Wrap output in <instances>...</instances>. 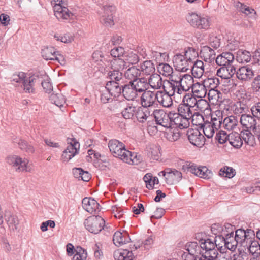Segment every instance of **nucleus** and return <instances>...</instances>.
<instances>
[{
    "label": "nucleus",
    "instance_id": "aec40b11",
    "mask_svg": "<svg viewBox=\"0 0 260 260\" xmlns=\"http://www.w3.org/2000/svg\"><path fill=\"white\" fill-rule=\"evenodd\" d=\"M157 99V92L145 91L141 95V105L147 108L152 106Z\"/></svg>",
    "mask_w": 260,
    "mask_h": 260
},
{
    "label": "nucleus",
    "instance_id": "49530a36",
    "mask_svg": "<svg viewBox=\"0 0 260 260\" xmlns=\"http://www.w3.org/2000/svg\"><path fill=\"white\" fill-rule=\"evenodd\" d=\"M70 140L71 141H68V143L70 144L66 149L70 154L75 153V155L76 154L78 153L80 148V144L75 138H72Z\"/></svg>",
    "mask_w": 260,
    "mask_h": 260
},
{
    "label": "nucleus",
    "instance_id": "b1692460",
    "mask_svg": "<svg viewBox=\"0 0 260 260\" xmlns=\"http://www.w3.org/2000/svg\"><path fill=\"white\" fill-rule=\"evenodd\" d=\"M200 55L201 58L208 63L212 62L216 59L214 50L208 46H205L201 48Z\"/></svg>",
    "mask_w": 260,
    "mask_h": 260
},
{
    "label": "nucleus",
    "instance_id": "20e7f679",
    "mask_svg": "<svg viewBox=\"0 0 260 260\" xmlns=\"http://www.w3.org/2000/svg\"><path fill=\"white\" fill-rule=\"evenodd\" d=\"M116 11L113 5H105L102 7L98 14L101 23L106 26L111 27L114 25L113 15Z\"/></svg>",
    "mask_w": 260,
    "mask_h": 260
},
{
    "label": "nucleus",
    "instance_id": "13d9d810",
    "mask_svg": "<svg viewBox=\"0 0 260 260\" xmlns=\"http://www.w3.org/2000/svg\"><path fill=\"white\" fill-rule=\"evenodd\" d=\"M191 119L192 124L196 126L202 127L205 124L204 123V117L198 112L192 113V116H191Z\"/></svg>",
    "mask_w": 260,
    "mask_h": 260
},
{
    "label": "nucleus",
    "instance_id": "1a4fd4ad",
    "mask_svg": "<svg viewBox=\"0 0 260 260\" xmlns=\"http://www.w3.org/2000/svg\"><path fill=\"white\" fill-rule=\"evenodd\" d=\"M173 61L176 70L179 72H186L192 66L189 61L181 54L174 55Z\"/></svg>",
    "mask_w": 260,
    "mask_h": 260
},
{
    "label": "nucleus",
    "instance_id": "09e8293b",
    "mask_svg": "<svg viewBox=\"0 0 260 260\" xmlns=\"http://www.w3.org/2000/svg\"><path fill=\"white\" fill-rule=\"evenodd\" d=\"M235 169L228 166L222 167L219 171V176L229 178H233L235 175Z\"/></svg>",
    "mask_w": 260,
    "mask_h": 260
},
{
    "label": "nucleus",
    "instance_id": "dca6fc26",
    "mask_svg": "<svg viewBox=\"0 0 260 260\" xmlns=\"http://www.w3.org/2000/svg\"><path fill=\"white\" fill-rule=\"evenodd\" d=\"M187 171L204 179H209L212 175L211 172L206 167H197L193 164H189L187 167Z\"/></svg>",
    "mask_w": 260,
    "mask_h": 260
},
{
    "label": "nucleus",
    "instance_id": "ea45409f",
    "mask_svg": "<svg viewBox=\"0 0 260 260\" xmlns=\"http://www.w3.org/2000/svg\"><path fill=\"white\" fill-rule=\"evenodd\" d=\"M196 110L204 112L205 114H209L211 109L208 102L203 99H199L196 106Z\"/></svg>",
    "mask_w": 260,
    "mask_h": 260
},
{
    "label": "nucleus",
    "instance_id": "052dcab7",
    "mask_svg": "<svg viewBox=\"0 0 260 260\" xmlns=\"http://www.w3.org/2000/svg\"><path fill=\"white\" fill-rule=\"evenodd\" d=\"M87 257L86 250L81 247H77L76 253L73 256V260H85Z\"/></svg>",
    "mask_w": 260,
    "mask_h": 260
},
{
    "label": "nucleus",
    "instance_id": "de8ad7c7",
    "mask_svg": "<svg viewBox=\"0 0 260 260\" xmlns=\"http://www.w3.org/2000/svg\"><path fill=\"white\" fill-rule=\"evenodd\" d=\"M204 81L202 83H197L194 85L193 93H197L199 95L200 97H204L207 93V89Z\"/></svg>",
    "mask_w": 260,
    "mask_h": 260
},
{
    "label": "nucleus",
    "instance_id": "412c9836",
    "mask_svg": "<svg viewBox=\"0 0 260 260\" xmlns=\"http://www.w3.org/2000/svg\"><path fill=\"white\" fill-rule=\"evenodd\" d=\"M113 241L116 246H120L130 242V237L127 231L123 230L122 232L116 231L113 237Z\"/></svg>",
    "mask_w": 260,
    "mask_h": 260
},
{
    "label": "nucleus",
    "instance_id": "69168bd1",
    "mask_svg": "<svg viewBox=\"0 0 260 260\" xmlns=\"http://www.w3.org/2000/svg\"><path fill=\"white\" fill-rule=\"evenodd\" d=\"M200 247L202 249H204L206 251H207L213 249V248H215L216 246L213 241L210 239H207L204 240L203 242L201 241Z\"/></svg>",
    "mask_w": 260,
    "mask_h": 260
},
{
    "label": "nucleus",
    "instance_id": "f8f14e48",
    "mask_svg": "<svg viewBox=\"0 0 260 260\" xmlns=\"http://www.w3.org/2000/svg\"><path fill=\"white\" fill-rule=\"evenodd\" d=\"M234 235L238 244L241 246L243 247L244 244L247 243L248 240L250 239L251 237L254 236V231L251 229H247L245 231L240 229L235 231Z\"/></svg>",
    "mask_w": 260,
    "mask_h": 260
},
{
    "label": "nucleus",
    "instance_id": "cd10ccee",
    "mask_svg": "<svg viewBox=\"0 0 260 260\" xmlns=\"http://www.w3.org/2000/svg\"><path fill=\"white\" fill-rule=\"evenodd\" d=\"M235 72V68L233 66H221L217 70L216 75L222 79H228L232 77Z\"/></svg>",
    "mask_w": 260,
    "mask_h": 260
},
{
    "label": "nucleus",
    "instance_id": "680f3d73",
    "mask_svg": "<svg viewBox=\"0 0 260 260\" xmlns=\"http://www.w3.org/2000/svg\"><path fill=\"white\" fill-rule=\"evenodd\" d=\"M165 137L169 141L175 142L180 138V134L177 130L170 129L165 133Z\"/></svg>",
    "mask_w": 260,
    "mask_h": 260
},
{
    "label": "nucleus",
    "instance_id": "f257e3e1",
    "mask_svg": "<svg viewBox=\"0 0 260 260\" xmlns=\"http://www.w3.org/2000/svg\"><path fill=\"white\" fill-rule=\"evenodd\" d=\"M147 79L142 76L140 69L131 66V101L139 103L141 95L147 89Z\"/></svg>",
    "mask_w": 260,
    "mask_h": 260
},
{
    "label": "nucleus",
    "instance_id": "0e129e2a",
    "mask_svg": "<svg viewBox=\"0 0 260 260\" xmlns=\"http://www.w3.org/2000/svg\"><path fill=\"white\" fill-rule=\"evenodd\" d=\"M41 85L46 93H50L53 91L52 85L48 76H46V77L42 82Z\"/></svg>",
    "mask_w": 260,
    "mask_h": 260
},
{
    "label": "nucleus",
    "instance_id": "ddd939ff",
    "mask_svg": "<svg viewBox=\"0 0 260 260\" xmlns=\"http://www.w3.org/2000/svg\"><path fill=\"white\" fill-rule=\"evenodd\" d=\"M187 135L188 140L192 145L201 147L204 144L205 138L198 129H189Z\"/></svg>",
    "mask_w": 260,
    "mask_h": 260
},
{
    "label": "nucleus",
    "instance_id": "c03bdc74",
    "mask_svg": "<svg viewBox=\"0 0 260 260\" xmlns=\"http://www.w3.org/2000/svg\"><path fill=\"white\" fill-rule=\"evenodd\" d=\"M236 60L240 63L248 62L251 60V54L246 50H240L237 53Z\"/></svg>",
    "mask_w": 260,
    "mask_h": 260
},
{
    "label": "nucleus",
    "instance_id": "58836bf2",
    "mask_svg": "<svg viewBox=\"0 0 260 260\" xmlns=\"http://www.w3.org/2000/svg\"><path fill=\"white\" fill-rule=\"evenodd\" d=\"M238 123V119L234 116H231L224 119L222 122V127L228 131H231L237 125Z\"/></svg>",
    "mask_w": 260,
    "mask_h": 260
},
{
    "label": "nucleus",
    "instance_id": "4d7b16f0",
    "mask_svg": "<svg viewBox=\"0 0 260 260\" xmlns=\"http://www.w3.org/2000/svg\"><path fill=\"white\" fill-rule=\"evenodd\" d=\"M19 148L28 153H32L35 151L34 147L24 140L20 139L18 143Z\"/></svg>",
    "mask_w": 260,
    "mask_h": 260
},
{
    "label": "nucleus",
    "instance_id": "37998d69",
    "mask_svg": "<svg viewBox=\"0 0 260 260\" xmlns=\"http://www.w3.org/2000/svg\"><path fill=\"white\" fill-rule=\"evenodd\" d=\"M177 113L190 120L193 113L190 107L183 103L178 106Z\"/></svg>",
    "mask_w": 260,
    "mask_h": 260
},
{
    "label": "nucleus",
    "instance_id": "0eeeda50",
    "mask_svg": "<svg viewBox=\"0 0 260 260\" xmlns=\"http://www.w3.org/2000/svg\"><path fill=\"white\" fill-rule=\"evenodd\" d=\"M231 229V230L229 231L227 230V232L229 233L226 234L225 237H219L217 238V239H221L224 245L229 250L233 251L236 248L239 244L235 237L234 232L235 228L231 224H228L225 225V229Z\"/></svg>",
    "mask_w": 260,
    "mask_h": 260
},
{
    "label": "nucleus",
    "instance_id": "f3484780",
    "mask_svg": "<svg viewBox=\"0 0 260 260\" xmlns=\"http://www.w3.org/2000/svg\"><path fill=\"white\" fill-rule=\"evenodd\" d=\"M83 208L91 214H96L100 211V205L98 202L92 198H84L82 200Z\"/></svg>",
    "mask_w": 260,
    "mask_h": 260
},
{
    "label": "nucleus",
    "instance_id": "f704fd0d",
    "mask_svg": "<svg viewBox=\"0 0 260 260\" xmlns=\"http://www.w3.org/2000/svg\"><path fill=\"white\" fill-rule=\"evenodd\" d=\"M228 141L230 144L234 147L239 148L243 144V139L241 137V133H232L228 135Z\"/></svg>",
    "mask_w": 260,
    "mask_h": 260
},
{
    "label": "nucleus",
    "instance_id": "f03ea898",
    "mask_svg": "<svg viewBox=\"0 0 260 260\" xmlns=\"http://www.w3.org/2000/svg\"><path fill=\"white\" fill-rule=\"evenodd\" d=\"M141 102L131 101V120L143 123L150 116V111L141 105Z\"/></svg>",
    "mask_w": 260,
    "mask_h": 260
},
{
    "label": "nucleus",
    "instance_id": "a19ab883",
    "mask_svg": "<svg viewBox=\"0 0 260 260\" xmlns=\"http://www.w3.org/2000/svg\"><path fill=\"white\" fill-rule=\"evenodd\" d=\"M198 98L193 93H186L183 96L182 102L189 107H196L198 103Z\"/></svg>",
    "mask_w": 260,
    "mask_h": 260
},
{
    "label": "nucleus",
    "instance_id": "6ab92c4d",
    "mask_svg": "<svg viewBox=\"0 0 260 260\" xmlns=\"http://www.w3.org/2000/svg\"><path fill=\"white\" fill-rule=\"evenodd\" d=\"M154 242V239L152 236H150L144 242L140 241L135 242L131 247V260H133V256H134L133 251L140 249L141 251L149 250L151 247Z\"/></svg>",
    "mask_w": 260,
    "mask_h": 260
},
{
    "label": "nucleus",
    "instance_id": "bb28decb",
    "mask_svg": "<svg viewBox=\"0 0 260 260\" xmlns=\"http://www.w3.org/2000/svg\"><path fill=\"white\" fill-rule=\"evenodd\" d=\"M8 162L12 164L13 166L17 167L16 170L19 171H24L27 170V164L28 160L27 159L22 160V158L18 156L14 155L8 158Z\"/></svg>",
    "mask_w": 260,
    "mask_h": 260
},
{
    "label": "nucleus",
    "instance_id": "e433bc0d",
    "mask_svg": "<svg viewBox=\"0 0 260 260\" xmlns=\"http://www.w3.org/2000/svg\"><path fill=\"white\" fill-rule=\"evenodd\" d=\"M148 84L155 89H160L161 87H164V82L161 76L158 74H153L150 76Z\"/></svg>",
    "mask_w": 260,
    "mask_h": 260
},
{
    "label": "nucleus",
    "instance_id": "338daca9",
    "mask_svg": "<svg viewBox=\"0 0 260 260\" xmlns=\"http://www.w3.org/2000/svg\"><path fill=\"white\" fill-rule=\"evenodd\" d=\"M55 48L52 46L46 47L42 49L41 54L43 58L45 60H48L52 53H54Z\"/></svg>",
    "mask_w": 260,
    "mask_h": 260
},
{
    "label": "nucleus",
    "instance_id": "5701e85b",
    "mask_svg": "<svg viewBox=\"0 0 260 260\" xmlns=\"http://www.w3.org/2000/svg\"><path fill=\"white\" fill-rule=\"evenodd\" d=\"M240 122L245 130L251 129L257 123L255 118L249 114H242L241 115Z\"/></svg>",
    "mask_w": 260,
    "mask_h": 260
},
{
    "label": "nucleus",
    "instance_id": "5fc2aeb1",
    "mask_svg": "<svg viewBox=\"0 0 260 260\" xmlns=\"http://www.w3.org/2000/svg\"><path fill=\"white\" fill-rule=\"evenodd\" d=\"M204 81L208 89L217 88L220 83L219 78L215 77L208 78L204 80Z\"/></svg>",
    "mask_w": 260,
    "mask_h": 260
},
{
    "label": "nucleus",
    "instance_id": "603ef678",
    "mask_svg": "<svg viewBox=\"0 0 260 260\" xmlns=\"http://www.w3.org/2000/svg\"><path fill=\"white\" fill-rule=\"evenodd\" d=\"M158 70L163 76L170 77L173 73V70L168 63H160L158 67Z\"/></svg>",
    "mask_w": 260,
    "mask_h": 260
},
{
    "label": "nucleus",
    "instance_id": "c9c22d12",
    "mask_svg": "<svg viewBox=\"0 0 260 260\" xmlns=\"http://www.w3.org/2000/svg\"><path fill=\"white\" fill-rule=\"evenodd\" d=\"M105 89L109 91V92L114 97L118 96L121 93V89L119 84L114 80L108 81Z\"/></svg>",
    "mask_w": 260,
    "mask_h": 260
},
{
    "label": "nucleus",
    "instance_id": "39448f33",
    "mask_svg": "<svg viewBox=\"0 0 260 260\" xmlns=\"http://www.w3.org/2000/svg\"><path fill=\"white\" fill-rule=\"evenodd\" d=\"M105 220L100 216H93L88 217L84 224L86 230L91 233L96 234L104 229Z\"/></svg>",
    "mask_w": 260,
    "mask_h": 260
},
{
    "label": "nucleus",
    "instance_id": "774afa93",
    "mask_svg": "<svg viewBox=\"0 0 260 260\" xmlns=\"http://www.w3.org/2000/svg\"><path fill=\"white\" fill-rule=\"evenodd\" d=\"M202 127H203L204 134L207 138H211L213 137L215 131L211 125L205 123Z\"/></svg>",
    "mask_w": 260,
    "mask_h": 260
},
{
    "label": "nucleus",
    "instance_id": "6e6d98bb",
    "mask_svg": "<svg viewBox=\"0 0 260 260\" xmlns=\"http://www.w3.org/2000/svg\"><path fill=\"white\" fill-rule=\"evenodd\" d=\"M207 94H208V99L210 101H220V99H221L222 93L216 88L209 89Z\"/></svg>",
    "mask_w": 260,
    "mask_h": 260
},
{
    "label": "nucleus",
    "instance_id": "7ed1b4c3",
    "mask_svg": "<svg viewBox=\"0 0 260 260\" xmlns=\"http://www.w3.org/2000/svg\"><path fill=\"white\" fill-rule=\"evenodd\" d=\"M108 147L113 155L116 157H119L123 161L129 164L128 155L126 154V151L124 145L119 141L114 139L109 141Z\"/></svg>",
    "mask_w": 260,
    "mask_h": 260
},
{
    "label": "nucleus",
    "instance_id": "a18cd8bd",
    "mask_svg": "<svg viewBox=\"0 0 260 260\" xmlns=\"http://www.w3.org/2000/svg\"><path fill=\"white\" fill-rule=\"evenodd\" d=\"M184 53L183 55L192 65L194 60L198 56V51L193 47L186 48Z\"/></svg>",
    "mask_w": 260,
    "mask_h": 260
},
{
    "label": "nucleus",
    "instance_id": "3c124183",
    "mask_svg": "<svg viewBox=\"0 0 260 260\" xmlns=\"http://www.w3.org/2000/svg\"><path fill=\"white\" fill-rule=\"evenodd\" d=\"M130 251L127 249H122L115 252L114 257L115 260H130Z\"/></svg>",
    "mask_w": 260,
    "mask_h": 260
},
{
    "label": "nucleus",
    "instance_id": "2eb2a0df",
    "mask_svg": "<svg viewBox=\"0 0 260 260\" xmlns=\"http://www.w3.org/2000/svg\"><path fill=\"white\" fill-rule=\"evenodd\" d=\"M236 73L237 78L242 82L249 81L254 76V71L248 66L239 68Z\"/></svg>",
    "mask_w": 260,
    "mask_h": 260
},
{
    "label": "nucleus",
    "instance_id": "4be33fe9",
    "mask_svg": "<svg viewBox=\"0 0 260 260\" xmlns=\"http://www.w3.org/2000/svg\"><path fill=\"white\" fill-rule=\"evenodd\" d=\"M235 59L234 54L230 52H223L218 55L215 59L216 63L219 66H232Z\"/></svg>",
    "mask_w": 260,
    "mask_h": 260
},
{
    "label": "nucleus",
    "instance_id": "393cba45",
    "mask_svg": "<svg viewBox=\"0 0 260 260\" xmlns=\"http://www.w3.org/2000/svg\"><path fill=\"white\" fill-rule=\"evenodd\" d=\"M186 251L182 254V258L188 257L193 259L197 257L200 252V247L196 242H192L188 243L186 246Z\"/></svg>",
    "mask_w": 260,
    "mask_h": 260
},
{
    "label": "nucleus",
    "instance_id": "bf43d9fd",
    "mask_svg": "<svg viewBox=\"0 0 260 260\" xmlns=\"http://www.w3.org/2000/svg\"><path fill=\"white\" fill-rule=\"evenodd\" d=\"M160 147L155 145L150 146L149 153L152 159L154 160H158L160 157Z\"/></svg>",
    "mask_w": 260,
    "mask_h": 260
},
{
    "label": "nucleus",
    "instance_id": "a878e982",
    "mask_svg": "<svg viewBox=\"0 0 260 260\" xmlns=\"http://www.w3.org/2000/svg\"><path fill=\"white\" fill-rule=\"evenodd\" d=\"M164 89L165 92L172 96L181 95L185 93L180 85L177 83H170L169 82H164Z\"/></svg>",
    "mask_w": 260,
    "mask_h": 260
},
{
    "label": "nucleus",
    "instance_id": "6e6552de",
    "mask_svg": "<svg viewBox=\"0 0 260 260\" xmlns=\"http://www.w3.org/2000/svg\"><path fill=\"white\" fill-rule=\"evenodd\" d=\"M160 174H162V176L165 178L166 182L168 184H176L182 178V173L175 169L166 168L158 173L159 176H160Z\"/></svg>",
    "mask_w": 260,
    "mask_h": 260
},
{
    "label": "nucleus",
    "instance_id": "c756f323",
    "mask_svg": "<svg viewBox=\"0 0 260 260\" xmlns=\"http://www.w3.org/2000/svg\"><path fill=\"white\" fill-rule=\"evenodd\" d=\"M50 101L57 106L61 108L64 106L66 100L61 91L57 89V91H53L49 96Z\"/></svg>",
    "mask_w": 260,
    "mask_h": 260
},
{
    "label": "nucleus",
    "instance_id": "c85d7f7f",
    "mask_svg": "<svg viewBox=\"0 0 260 260\" xmlns=\"http://www.w3.org/2000/svg\"><path fill=\"white\" fill-rule=\"evenodd\" d=\"M4 219L10 233L14 232L17 230L19 221L16 215L11 214L10 213H6L5 214Z\"/></svg>",
    "mask_w": 260,
    "mask_h": 260
},
{
    "label": "nucleus",
    "instance_id": "4468645a",
    "mask_svg": "<svg viewBox=\"0 0 260 260\" xmlns=\"http://www.w3.org/2000/svg\"><path fill=\"white\" fill-rule=\"evenodd\" d=\"M170 123L172 122L180 129L187 128L190 124V120L177 113L170 112Z\"/></svg>",
    "mask_w": 260,
    "mask_h": 260
},
{
    "label": "nucleus",
    "instance_id": "423d86ee",
    "mask_svg": "<svg viewBox=\"0 0 260 260\" xmlns=\"http://www.w3.org/2000/svg\"><path fill=\"white\" fill-rule=\"evenodd\" d=\"M187 22L193 27L199 29H207L210 25L209 19L195 13H189L186 17Z\"/></svg>",
    "mask_w": 260,
    "mask_h": 260
},
{
    "label": "nucleus",
    "instance_id": "2f4dec72",
    "mask_svg": "<svg viewBox=\"0 0 260 260\" xmlns=\"http://www.w3.org/2000/svg\"><path fill=\"white\" fill-rule=\"evenodd\" d=\"M253 237H251L248 240L247 243L244 244L243 248L245 250L248 249V251L252 255L260 253V244L257 241L253 240Z\"/></svg>",
    "mask_w": 260,
    "mask_h": 260
},
{
    "label": "nucleus",
    "instance_id": "4c0bfd02",
    "mask_svg": "<svg viewBox=\"0 0 260 260\" xmlns=\"http://www.w3.org/2000/svg\"><path fill=\"white\" fill-rule=\"evenodd\" d=\"M131 64L137 63L140 60V56H144L145 54V51L141 47L131 48Z\"/></svg>",
    "mask_w": 260,
    "mask_h": 260
},
{
    "label": "nucleus",
    "instance_id": "8fccbe9b",
    "mask_svg": "<svg viewBox=\"0 0 260 260\" xmlns=\"http://www.w3.org/2000/svg\"><path fill=\"white\" fill-rule=\"evenodd\" d=\"M236 108L234 109V113L236 114H244L248 109V105L246 102V101L243 100L239 102H238L235 105Z\"/></svg>",
    "mask_w": 260,
    "mask_h": 260
},
{
    "label": "nucleus",
    "instance_id": "e2e57ef3",
    "mask_svg": "<svg viewBox=\"0 0 260 260\" xmlns=\"http://www.w3.org/2000/svg\"><path fill=\"white\" fill-rule=\"evenodd\" d=\"M143 164V159L141 154L137 152H131V165H139Z\"/></svg>",
    "mask_w": 260,
    "mask_h": 260
},
{
    "label": "nucleus",
    "instance_id": "864d4df0",
    "mask_svg": "<svg viewBox=\"0 0 260 260\" xmlns=\"http://www.w3.org/2000/svg\"><path fill=\"white\" fill-rule=\"evenodd\" d=\"M12 81L16 83H21L23 89L24 90L25 86L26 85L27 77L26 74L24 72H20L18 74H14L12 76Z\"/></svg>",
    "mask_w": 260,
    "mask_h": 260
},
{
    "label": "nucleus",
    "instance_id": "9b49d317",
    "mask_svg": "<svg viewBox=\"0 0 260 260\" xmlns=\"http://www.w3.org/2000/svg\"><path fill=\"white\" fill-rule=\"evenodd\" d=\"M46 75L34 74L33 75L27 78L26 85L24 87V91L26 93H33L35 91L34 86L35 84H41Z\"/></svg>",
    "mask_w": 260,
    "mask_h": 260
},
{
    "label": "nucleus",
    "instance_id": "473e14b6",
    "mask_svg": "<svg viewBox=\"0 0 260 260\" xmlns=\"http://www.w3.org/2000/svg\"><path fill=\"white\" fill-rule=\"evenodd\" d=\"M193 82V78L191 75L185 74L182 75L181 83H180L179 85L185 93L192 87Z\"/></svg>",
    "mask_w": 260,
    "mask_h": 260
},
{
    "label": "nucleus",
    "instance_id": "7c9ffc66",
    "mask_svg": "<svg viewBox=\"0 0 260 260\" xmlns=\"http://www.w3.org/2000/svg\"><path fill=\"white\" fill-rule=\"evenodd\" d=\"M172 95L168 92L157 91V102L164 107H170L173 104Z\"/></svg>",
    "mask_w": 260,
    "mask_h": 260
},
{
    "label": "nucleus",
    "instance_id": "a211bd4d",
    "mask_svg": "<svg viewBox=\"0 0 260 260\" xmlns=\"http://www.w3.org/2000/svg\"><path fill=\"white\" fill-rule=\"evenodd\" d=\"M54 15L59 20L72 19L73 14L69 11L66 7L55 4L53 7Z\"/></svg>",
    "mask_w": 260,
    "mask_h": 260
},
{
    "label": "nucleus",
    "instance_id": "72a5a7b5",
    "mask_svg": "<svg viewBox=\"0 0 260 260\" xmlns=\"http://www.w3.org/2000/svg\"><path fill=\"white\" fill-rule=\"evenodd\" d=\"M137 67L140 69L142 76L143 74L147 75H151L154 74L155 71L154 64L151 60L145 61L140 67L139 66Z\"/></svg>",
    "mask_w": 260,
    "mask_h": 260
},
{
    "label": "nucleus",
    "instance_id": "79ce46f5",
    "mask_svg": "<svg viewBox=\"0 0 260 260\" xmlns=\"http://www.w3.org/2000/svg\"><path fill=\"white\" fill-rule=\"evenodd\" d=\"M241 137L243 141L247 145L253 146L255 144L254 136L249 130L242 131Z\"/></svg>",
    "mask_w": 260,
    "mask_h": 260
},
{
    "label": "nucleus",
    "instance_id": "9d476101",
    "mask_svg": "<svg viewBox=\"0 0 260 260\" xmlns=\"http://www.w3.org/2000/svg\"><path fill=\"white\" fill-rule=\"evenodd\" d=\"M153 115L156 123L164 127L169 128L171 126L170 112L167 114L162 110H155Z\"/></svg>",
    "mask_w": 260,
    "mask_h": 260
}]
</instances>
